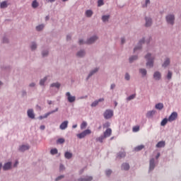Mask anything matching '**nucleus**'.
<instances>
[{"label": "nucleus", "instance_id": "obj_1", "mask_svg": "<svg viewBox=\"0 0 181 181\" xmlns=\"http://www.w3.org/2000/svg\"><path fill=\"white\" fill-rule=\"evenodd\" d=\"M145 58L147 61L146 67L149 69L153 67V60L155 59V57H152L151 54H147Z\"/></svg>", "mask_w": 181, "mask_h": 181}, {"label": "nucleus", "instance_id": "obj_2", "mask_svg": "<svg viewBox=\"0 0 181 181\" xmlns=\"http://www.w3.org/2000/svg\"><path fill=\"white\" fill-rule=\"evenodd\" d=\"M92 132L90 129H86L83 132H82L80 134H78L76 136L79 139H84L86 136H87L88 135L91 134Z\"/></svg>", "mask_w": 181, "mask_h": 181}, {"label": "nucleus", "instance_id": "obj_3", "mask_svg": "<svg viewBox=\"0 0 181 181\" xmlns=\"http://www.w3.org/2000/svg\"><path fill=\"white\" fill-rule=\"evenodd\" d=\"M103 115L105 119H110L114 116V112L111 110H106Z\"/></svg>", "mask_w": 181, "mask_h": 181}, {"label": "nucleus", "instance_id": "obj_4", "mask_svg": "<svg viewBox=\"0 0 181 181\" xmlns=\"http://www.w3.org/2000/svg\"><path fill=\"white\" fill-rule=\"evenodd\" d=\"M66 96H67V100L70 103H74L76 100V96H72L70 92H67Z\"/></svg>", "mask_w": 181, "mask_h": 181}, {"label": "nucleus", "instance_id": "obj_5", "mask_svg": "<svg viewBox=\"0 0 181 181\" xmlns=\"http://www.w3.org/2000/svg\"><path fill=\"white\" fill-rule=\"evenodd\" d=\"M177 118V113L176 112H173L168 117V122H172L175 121Z\"/></svg>", "mask_w": 181, "mask_h": 181}, {"label": "nucleus", "instance_id": "obj_6", "mask_svg": "<svg viewBox=\"0 0 181 181\" xmlns=\"http://www.w3.org/2000/svg\"><path fill=\"white\" fill-rule=\"evenodd\" d=\"M166 21L168 23H174L175 16L173 14H169L166 16Z\"/></svg>", "mask_w": 181, "mask_h": 181}, {"label": "nucleus", "instance_id": "obj_7", "mask_svg": "<svg viewBox=\"0 0 181 181\" xmlns=\"http://www.w3.org/2000/svg\"><path fill=\"white\" fill-rule=\"evenodd\" d=\"M28 117L32 119L35 118V115L34 113V110L33 109H29L27 112Z\"/></svg>", "mask_w": 181, "mask_h": 181}, {"label": "nucleus", "instance_id": "obj_8", "mask_svg": "<svg viewBox=\"0 0 181 181\" xmlns=\"http://www.w3.org/2000/svg\"><path fill=\"white\" fill-rule=\"evenodd\" d=\"M98 37L97 36L91 37L89 40H88L86 43L87 45H92V43H94V42H96L98 40Z\"/></svg>", "mask_w": 181, "mask_h": 181}, {"label": "nucleus", "instance_id": "obj_9", "mask_svg": "<svg viewBox=\"0 0 181 181\" xmlns=\"http://www.w3.org/2000/svg\"><path fill=\"white\" fill-rule=\"evenodd\" d=\"M68 125H69V121H64L63 122L60 126H59V129L61 130H65L66 129L68 128Z\"/></svg>", "mask_w": 181, "mask_h": 181}, {"label": "nucleus", "instance_id": "obj_10", "mask_svg": "<svg viewBox=\"0 0 181 181\" xmlns=\"http://www.w3.org/2000/svg\"><path fill=\"white\" fill-rule=\"evenodd\" d=\"M112 134V130L110 128L107 129L105 130V132H104L103 134V136L105 137V138H108L110 136H111V134Z\"/></svg>", "mask_w": 181, "mask_h": 181}, {"label": "nucleus", "instance_id": "obj_11", "mask_svg": "<svg viewBox=\"0 0 181 181\" xmlns=\"http://www.w3.org/2000/svg\"><path fill=\"white\" fill-rule=\"evenodd\" d=\"M11 166H12V163L8 162L4 165L3 170L5 171L8 170L11 168Z\"/></svg>", "mask_w": 181, "mask_h": 181}, {"label": "nucleus", "instance_id": "obj_12", "mask_svg": "<svg viewBox=\"0 0 181 181\" xmlns=\"http://www.w3.org/2000/svg\"><path fill=\"white\" fill-rule=\"evenodd\" d=\"M58 112V108H57L55 110H53V111H52L50 112H47V114L45 115V116H40L39 117V119H42L44 118H47L50 115H52V114H53L54 112Z\"/></svg>", "mask_w": 181, "mask_h": 181}, {"label": "nucleus", "instance_id": "obj_13", "mask_svg": "<svg viewBox=\"0 0 181 181\" xmlns=\"http://www.w3.org/2000/svg\"><path fill=\"white\" fill-rule=\"evenodd\" d=\"M162 78V75L160 74V72L156 71L153 74V78L156 81H159Z\"/></svg>", "mask_w": 181, "mask_h": 181}, {"label": "nucleus", "instance_id": "obj_14", "mask_svg": "<svg viewBox=\"0 0 181 181\" xmlns=\"http://www.w3.org/2000/svg\"><path fill=\"white\" fill-rule=\"evenodd\" d=\"M30 149L29 145H22L19 147V151L21 152H25V151H28Z\"/></svg>", "mask_w": 181, "mask_h": 181}, {"label": "nucleus", "instance_id": "obj_15", "mask_svg": "<svg viewBox=\"0 0 181 181\" xmlns=\"http://www.w3.org/2000/svg\"><path fill=\"white\" fill-rule=\"evenodd\" d=\"M150 170H153L155 169V159L151 158L150 160V166H149Z\"/></svg>", "mask_w": 181, "mask_h": 181}, {"label": "nucleus", "instance_id": "obj_16", "mask_svg": "<svg viewBox=\"0 0 181 181\" xmlns=\"http://www.w3.org/2000/svg\"><path fill=\"white\" fill-rule=\"evenodd\" d=\"M165 143L164 141H159L157 144H156V148H163L165 147Z\"/></svg>", "mask_w": 181, "mask_h": 181}, {"label": "nucleus", "instance_id": "obj_17", "mask_svg": "<svg viewBox=\"0 0 181 181\" xmlns=\"http://www.w3.org/2000/svg\"><path fill=\"white\" fill-rule=\"evenodd\" d=\"M93 180V177L89 176V177H86L84 178H79L78 181H92Z\"/></svg>", "mask_w": 181, "mask_h": 181}, {"label": "nucleus", "instance_id": "obj_18", "mask_svg": "<svg viewBox=\"0 0 181 181\" xmlns=\"http://www.w3.org/2000/svg\"><path fill=\"white\" fill-rule=\"evenodd\" d=\"M156 113V111L155 110L148 111L146 114V117L148 118L152 117V116L155 115Z\"/></svg>", "mask_w": 181, "mask_h": 181}, {"label": "nucleus", "instance_id": "obj_19", "mask_svg": "<svg viewBox=\"0 0 181 181\" xmlns=\"http://www.w3.org/2000/svg\"><path fill=\"white\" fill-rule=\"evenodd\" d=\"M64 157L66 159H71L73 157V154L69 151L65 152Z\"/></svg>", "mask_w": 181, "mask_h": 181}, {"label": "nucleus", "instance_id": "obj_20", "mask_svg": "<svg viewBox=\"0 0 181 181\" xmlns=\"http://www.w3.org/2000/svg\"><path fill=\"white\" fill-rule=\"evenodd\" d=\"M0 8H1V9H5V8H8L7 1H2V2L0 4Z\"/></svg>", "mask_w": 181, "mask_h": 181}, {"label": "nucleus", "instance_id": "obj_21", "mask_svg": "<svg viewBox=\"0 0 181 181\" xmlns=\"http://www.w3.org/2000/svg\"><path fill=\"white\" fill-rule=\"evenodd\" d=\"M39 6V3L37 1V0H34L32 2V8H33V9H36V8H38Z\"/></svg>", "mask_w": 181, "mask_h": 181}, {"label": "nucleus", "instance_id": "obj_22", "mask_svg": "<svg viewBox=\"0 0 181 181\" xmlns=\"http://www.w3.org/2000/svg\"><path fill=\"white\" fill-rule=\"evenodd\" d=\"M122 170H129V163H123L122 165Z\"/></svg>", "mask_w": 181, "mask_h": 181}, {"label": "nucleus", "instance_id": "obj_23", "mask_svg": "<svg viewBox=\"0 0 181 181\" xmlns=\"http://www.w3.org/2000/svg\"><path fill=\"white\" fill-rule=\"evenodd\" d=\"M156 109L158 110H162L163 109V103H158L156 105Z\"/></svg>", "mask_w": 181, "mask_h": 181}, {"label": "nucleus", "instance_id": "obj_24", "mask_svg": "<svg viewBox=\"0 0 181 181\" xmlns=\"http://www.w3.org/2000/svg\"><path fill=\"white\" fill-rule=\"evenodd\" d=\"M106 138L104 136H100L98 138H96V141L97 142H100V143H103V141Z\"/></svg>", "mask_w": 181, "mask_h": 181}, {"label": "nucleus", "instance_id": "obj_25", "mask_svg": "<svg viewBox=\"0 0 181 181\" xmlns=\"http://www.w3.org/2000/svg\"><path fill=\"white\" fill-rule=\"evenodd\" d=\"M86 15L88 18H90L93 15V12L92 10H87L86 11Z\"/></svg>", "mask_w": 181, "mask_h": 181}, {"label": "nucleus", "instance_id": "obj_26", "mask_svg": "<svg viewBox=\"0 0 181 181\" xmlns=\"http://www.w3.org/2000/svg\"><path fill=\"white\" fill-rule=\"evenodd\" d=\"M145 148V146H144V145H140V146H137L135 148H134V150H135V151H142V149H144Z\"/></svg>", "mask_w": 181, "mask_h": 181}, {"label": "nucleus", "instance_id": "obj_27", "mask_svg": "<svg viewBox=\"0 0 181 181\" xmlns=\"http://www.w3.org/2000/svg\"><path fill=\"white\" fill-rule=\"evenodd\" d=\"M85 54H86L85 51L81 50V51H79V52L77 53V57H83L85 56Z\"/></svg>", "mask_w": 181, "mask_h": 181}, {"label": "nucleus", "instance_id": "obj_28", "mask_svg": "<svg viewBox=\"0 0 181 181\" xmlns=\"http://www.w3.org/2000/svg\"><path fill=\"white\" fill-rule=\"evenodd\" d=\"M98 71H99V69H98V68L95 69L93 71H92L89 74L88 78H90V77L93 76L95 73H97Z\"/></svg>", "mask_w": 181, "mask_h": 181}, {"label": "nucleus", "instance_id": "obj_29", "mask_svg": "<svg viewBox=\"0 0 181 181\" xmlns=\"http://www.w3.org/2000/svg\"><path fill=\"white\" fill-rule=\"evenodd\" d=\"M108 19H110V15H106V16H102L103 22H108Z\"/></svg>", "mask_w": 181, "mask_h": 181}, {"label": "nucleus", "instance_id": "obj_30", "mask_svg": "<svg viewBox=\"0 0 181 181\" xmlns=\"http://www.w3.org/2000/svg\"><path fill=\"white\" fill-rule=\"evenodd\" d=\"M168 119L164 118V119L162 120V122H161V123H160V125H161L162 127H164V126L166 125V124L168 123Z\"/></svg>", "mask_w": 181, "mask_h": 181}, {"label": "nucleus", "instance_id": "obj_31", "mask_svg": "<svg viewBox=\"0 0 181 181\" xmlns=\"http://www.w3.org/2000/svg\"><path fill=\"white\" fill-rule=\"evenodd\" d=\"M60 86H61V84H60L59 83H52V84H51V87H52V88L55 87V88H59Z\"/></svg>", "mask_w": 181, "mask_h": 181}, {"label": "nucleus", "instance_id": "obj_32", "mask_svg": "<svg viewBox=\"0 0 181 181\" xmlns=\"http://www.w3.org/2000/svg\"><path fill=\"white\" fill-rule=\"evenodd\" d=\"M170 64V59H166V60L164 62V64H163V67L165 68Z\"/></svg>", "mask_w": 181, "mask_h": 181}, {"label": "nucleus", "instance_id": "obj_33", "mask_svg": "<svg viewBox=\"0 0 181 181\" xmlns=\"http://www.w3.org/2000/svg\"><path fill=\"white\" fill-rule=\"evenodd\" d=\"M88 126V124L86 122H83L81 124V129H85Z\"/></svg>", "mask_w": 181, "mask_h": 181}, {"label": "nucleus", "instance_id": "obj_34", "mask_svg": "<svg viewBox=\"0 0 181 181\" xmlns=\"http://www.w3.org/2000/svg\"><path fill=\"white\" fill-rule=\"evenodd\" d=\"M139 72H140V74H141V75L143 76H145L146 75V69H141L139 70Z\"/></svg>", "mask_w": 181, "mask_h": 181}, {"label": "nucleus", "instance_id": "obj_35", "mask_svg": "<svg viewBox=\"0 0 181 181\" xmlns=\"http://www.w3.org/2000/svg\"><path fill=\"white\" fill-rule=\"evenodd\" d=\"M50 153H51L52 155H56V154H57V153H58V150H57V148H52V149H51Z\"/></svg>", "mask_w": 181, "mask_h": 181}, {"label": "nucleus", "instance_id": "obj_36", "mask_svg": "<svg viewBox=\"0 0 181 181\" xmlns=\"http://www.w3.org/2000/svg\"><path fill=\"white\" fill-rule=\"evenodd\" d=\"M42 29H44L43 24H40V25L36 27V30H37L38 32H40V30H42Z\"/></svg>", "mask_w": 181, "mask_h": 181}, {"label": "nucleus", "instance_id": "obj_37", "mask_svg": "<svg viewBox=\"0 0 181 181\" xmlns=\"http://www.w3.org/2000/svg\"><path fill=\"white\" fill-rule=\"evenodd\" d=\"M137 59H138V57L137 56H133V57L129 58V62L132 63V62H134V61H136Z\"/></svg>", "mask_w": 181, "mask_h": 181}, {"label": "nucleus", "instance_id": "obj_38", "mask_svg": "<svg viewBox=\"0 0 181 181\" xmlns=\"http://www.w3.org/2000/svg\"><path fill=\"white\" fill-rule=\"evenodd\" d=\"M99 105V101L95 100L94 102L92 103L91 107H95Z\"/></svg>", "mask_w": 181, "mask_h": 181}, {"label": "nucleus", "instance_id": "obj_39", "mask_svg": "<svg viewBox=\"0 0 181 181\" xmlns=\"http://www.w3.org/2000/svg\"><path fill=\"white\" fill-rule=\"evenodd\" d=\"M47 80V77H45L43 79H41L40 81V86H44L45 83L46 82V81Z\"/></svg>", "mask_w": 181, "mask_h": 181}, {"label": "nucleus", "instance_id": "obj_40", "mask_svg": "<svg viewBox=\"0 0 181 181\" xmlns=\"http://www.w3.org/2000/svg\"><path fill=\"white\" fill-rule=\"evenodd\" d=\"M146 23H152V18L151 17H146Z\"/></svg>", "mask_w": 181, "mask_h": 181}, {"label": "nucleus", "instance_id": "obj_41", "mask_svg": "<svg viewBox=\"0 0 181 181\" xmlns=\"http://www.w3.org/2000/svg\"><path fill=\"white\" fill-rule=\"evenodd\" d=\"M31 50H35L37 49V45L35 42H33L31 46H30Z\"/></svg>", "mask_w": 181, "mask_h": 181}, {"label": "nucleus", "instance_id": "obj_42", "mask_svg": "<svg viewBox=\"0 0 181 181\" xmlns=\"http://www.w3.org/2000/svg\"><path fill=\"white\" fill-rule=\"evenodd\" d=\"M135 96H136L135 94L131 95L130 96H129L127 98V100L130 101V100H132L135 99Z\"/></svg>", "mask_w": 181, "mask_h": 181}, {"label": "nucleus", "instance_id": "obj_43", "mask_svg": "<svg viewBox=\"0 0 181 181\" xmlns=\"http://www.w3.org/2000/svg\"><path fill=\"white\" fill-rule=\"evenodd\" d=\"M103 5H104V0H98V6H103Z\"/></svg>", "mask_w": 181, "mask_h": 181}, {"label": "nucleus", "instance_id": "obj_44", "mask_svg": "<svg viewBox=\"0 0 181 181\" xmlns=\"http://www.w3.org/2000/svg\"><path fill=\"white\" fill-rule=\"evenodd\" d=\"M139 132V126H135L133 127V132Z\"/></svg>", "mask_w": 181, "mask_h": 181}, {"label": "nucleus", "instance_id": "obj_45", "mask_svg": "<svg viewBox=\"0 0 181 181\" xmlns=\"http://www.w3.org/2000/svg\"><path fill=\"white\" fill-rule=\"evenodd\" d=\"M65 142V139H63V138H60L57 140V143L60 144H62Z\"/></svg>", "mask_w": 181, "mask_h": 181}, {"label": "nucleus", "instance_id": "obj_46", "mask_svg": "<svg viewBox=\"0 0 181 181\" xmlns=\"http://www.w3.org/2000/svg\"><path fill=\"white\" fill-rule=\"evenodd\" d=\"M124 156H125V152L119 153V155H118L119 158H124Z\"/></svg>", "mask_w": 181, "mask_h": 181}, {"label": "nucleus", "instance_id": "obj_47", "mask_svg": "<svg viewBox=\"0 0 181 181\" xmlns=\"http://www.w3.org/2000/svg\"><path fill=\"white\" fill-rule=\"evenodd\" d=\"M172 75H173V74L171 73V71H169L168 73V75H167V78L168 80H170L171 78H172Z\"/></svg>", "mask_w": 181, "mask_h": 181}, {"label": "nucleus", "instance_id": "obj_48", "mask_svg": "<svg viewBox=\"0 0 181 181\" xmlns=\"http://www.w3.org/2000/svg\"><path fill=\"white\" fill-rule=\"evenodd\" d=\"M111 173H112V171L111 170H107L105 172V174H106L107 176L111 175Z\"/></svg>", "mask_w": 181, "mask_h": 181}, {"label": "nucleus", "instance_id": "obj_49", "mask_svg": "<svg viewBox=\"0 0 181 181\" xmlns=\"http://www.w3.org/2000/svg\"><path fill=\"white\" fill-rule=\"evenodd\" d=\"M64 177V175H60V176H59V177H57L56 178L55 181H59V180L63 179Z\"/></svg>", "mask_w": 181, "mask_h": 181}, {"label": "nucleus", "instance_id": "obj_50", "mask_svg": "<svg viewBox=\"0 0 181 181\" xmlns=\"http://www.w3.org/2000/svg\"><path fill=\"white\" fill-rule=\"evenodd\" d=\"M48 54H49V52L47 51L43 52L42 53L43 57H47L48 55Z\"/></svg>", "mask_w": 181, "mask_h": 181}, {"label": "nucleus", "instance_id": "obj_51", "mask_svg": "<svg viewBox=\"0 0 181 181\" xmlns=\"http://www.w3.org/2000/svg\"><path fill=\"white\" fill-rule=\"evenodd\" d=\"M129 78H130L129 74H126V75H125V79H126L127 81H129Z\"/></svg>", "mask_w": 181, "mask_h": 181}, {"label": "nucleus", "instance_id": "obj_52", "mask_svg": "<svg viewBox=\"0 0 181 181\" xmlns=\"http://www.w3.org/2000/svg\"><path fill=\"white\" fill-rule=\"evenodd\" d=\"M104 101H105V98H100V99L98 100V103L104 102Z\"/></svg>", "mask_w": 181, "mask_h": 181}, {"label": "nucleus", "instance_id": "obj_53", "mask_svg": "<svg viewBox=\"0 0 181 181\" xmlns=\"http://www.w3.org/2000/svg\"><path fill=\"white\" fill-rule=\"evenodd\" d=\"M142 47H141V45H139V47H136L134 49V51L135 52L136 50H139L140 49H141Z\"/></svg>", "mask_w": 181, "mask_h": 181}, {"label": "nucleus", "instance_id": "obj_54", "mask_svg": "<svg viewBox=\"0 0 181 181\" xmlns=\"http://www.w3.org/2000/svg\"><path fill=\"white\" fill-rule=\"evenodd\" d=\"M148 4H151V1L150 0H146V4L144 6H148Z\"/></svg>", "mask_w": 181, "mask_h": 181}, {"label": "nucleus", "instance_id": "obj_55", "mask_svg": "<svg viewBox=\"0 0 181 181\" xmlns=\"http://www.w3.org/2000/svg\"><path fill=\"white\" fill-rule=\"evenodd\" d=\"M79 45H84V41L83 40H79V42H78Z\"/></svg>", "mask_w": 181, "mask_h": 181}, {"label": "nucleus", "instance_id": "obj_56", "mask_svg": "<svg viewBox=\"0 0 181 181\" xmlns=\"http://www.w3.org/2000/svg\"><path fill=\"white\" fill-rule=\"evenodd\" d=\"M64 169V166L63 165H60L59 170H63Z\"/></svg>", "mask_w": 181, "mask_h": 181}, {"label": "nucleus", "instance_id": "obj_57", "mask_svg": "<svg viewBox=\"0 0 181 181\" xmlns=\"http://www.w3.org/2000/svg\"><path fill=\"white\" fill-rule=\"evenodd\" d=\"M40 129L41 130H45V125H41L40 127Z\"/></svg>", "mask_w": 181, "mask_h": 181}, {"label": "nucleus", "instance_id": "obj_58", "mask_svg": "<svg viewBox=\"0 0 181 181\" xmlns=\"http://www.w3.org/2000/svg\"><path fill=\"white\" fill-rule=\"evenodd\" d=\"M114 88H115V84H112L110 86V89L113 90Z\"/></svg>", "mask_w": 181, "mask_h": 181}, {"label": "nucleus", "instance_id": "obj_59", "mask_svg": "<svg viewBox=\"0 0 181 181\" xmlns=\"http://www.w3.org/2000/svg\"><path fill=\"white\" fill-rule=\"evenodd\" d=\"M3 42L4 43H8V39L7 38H4L3 39Z\"/></svg>", "mask_w": 181, "mask_h": 181}, {"label": "nucleus", "instance_id": "obj_60", "mask_svg": "<svg viewBox=\"0 0 181 181\" xmlns=\"http://www.w3.org/2000/svg\"><path fill=\"white\" fill-rule=\"evenodd\" d=\"M71 35H67L66 36V40H71Z\"/></svg>", "mask_w": 181, "mask_h": 181}, {"label": "nucleus", "instance_id": "obj_61", "mask_svg": "<svg viewBox=\"0 0 181 181\" xmlns=\"http://www.w3.org/2000/svg\"><path fill=\"white\" fill-rule=\"evenodd\" d=\"M144 42H145V40L143 39V40H141L139 42V45H142V43H144Z\"/></svg>", "mask_w": 181, "mask_h": 181}, {"label": "nucleus", "instance_id": "obj_62", "mask_svg": "<svg viewBox=\"0 0 181 181\" xmlns=\"http://www.w3.org/2000/svg\"><path fill=\"white\" fill-rule=\"evenodd\" d=\"M18 165V161H16V163L13 165V167L16 168Z\"/></svg>", "mask_w": 181, "mask_h": 181}, {"label": "nucleus", "instance_id": "obj_63", "mask_svg": "<svg viewBox=\"0 0 181 181\" xmlns=\"http://www.w3.org/2000/svg\"><path fill=\"white\" fill-rule=\"evenodd\" d=\"M48 2H50L51 4H53L54 2L56 1V0H47Z\"/></svg>", "mask_w": 181, "mask_h": 181}, {"label": "nucleus", "instance_id": "obj_64", "mask_svg": "<svg viewBox=\"0 0 181 181\" xmlns=\"http://www.w3.org/2000/svg\"><path fill=\"white\" fill-rule=\"evenodd\" d=\"M35 84L34 83H32L30 84V87H35Z\"/></svg>", "mask_w": 181, "mask_h": 181}]
</instances>
